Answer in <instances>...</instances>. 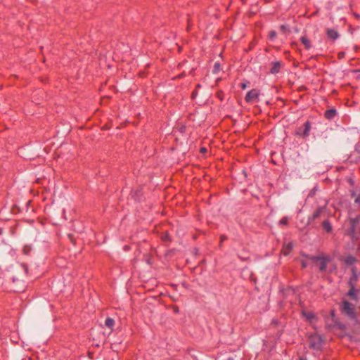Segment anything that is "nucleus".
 Returning a JSON list of instances; mask_svg holds the SVG:
<instances>
[{
  "mask_svg": "<svg viewBox=\"0 0 360 360\" xmlns=\"http://www.w3.org/2000/svg\"><path fill=\"white\" fill-rule=\"evenodd\" d=\"M341 311L342 313L347 315L350 319L356 321L354 304H351L348 301H344L341 304Z\"/></svg>",
  "mask_w": 360,
  "mask_h": 360,
  "instance_id": "1",
  "label": "nucleus"
},
{
  "mask_svg": "<svg viewBox=\"0 0 360 360\" xmlns=\"http://www.w3.org/2000/svg\"><path fill=\"white\" fill-rule=\"evenodd\" d=\"M309 342L310 348L319 350L321 347L323 339L321 335L314 333L309 337Z\"/></svg>",
  "mask_w": 360,
  "mask_h": 360,
  "instance_id": "2",
  "label": "nucleus"
},
{
  "mask_svg": "<svg viewBox=\"0 0 360 360\" xmlns=\"http://www.w3.org/2000/svg\"><path fill=\"white\" fill-rule=\"evenodd\" d=\"M311 129V122L307 121L304 124L303 127H300L297 130L296 134L302 138H307L309 136Z\"/></svg>",
  "mask_w": 360,
  "mask_h": 360,
  "instance_id": "3",
  "label": "nucleus"
},
{
  "mask_svg": "<svg viewBox=\"0 0 360 360\" xmlns=\"http://www.w3.org/2000/svg\"><path fill=\"white\" fill-rule=\"evenodd\" d=\"M360 223V215L357 216L356 218L350 219V232L352 235L357 234L360 233V229L358 227V224Z\"/></svg>",
  "mask_w": 360,
  "mask_h": 360,
  "instance_id": "4",
  "label": "nucleus"
},
{
  "mask_svg": "<svg viewBox=\"0 0 360 360\" xmlns=\"http://www.w3.org/2000/svg\"><path fill=\"white\" fill-rule=\"evenodd\" d=\"M259 96V91L255 89H253L247 93L245 100L247 103H251L256 101L258 98Z\"/></svg>",
  "mask_w": 360,
  "mask_h": 360,
  "instance_id": "5",
  "label": "nucleus"
},
{
  "mask_svg": "<svg viewBox=\"0 0 360 360\" xmlns=\"http://www.w3.org/2000/svg\"><path fill=\"white\" fill-rule=\"evenodd\" d=\"M326 34L329 39L333 41L336 40L340 37V34H338L337 30L330 28L326 29Z\"/></svg>",
  "mask_w": 360,
  "mask_h": 360,
  "instance_id": "6",
  "label": "nucleus"
},
{
  "mask_svg": "<svg viewBox=\"0 0 360 360\" xmlns=\"http://www.w3.org/2000/svg\"><path fill=\"white\" fill-rule=\"evenodd\" d=\"M317 260L319 261V268L320 271H324L327 268L328 258L326 257H317Z\"/></svg>",
  "mask_w": 360,
  "mask_h": 360,
  "instance_id": "7",
  "label": "nucleus"
},
{
  "mask_svg": "<svg viewBox=\"0 0 360 360\" xmlns=\"http://www.w3.org/2000/svg\"><path fill=\"white\" fill-rule=\"evenodd\" d=\"M302 314L309 322H311L314 319H316L315 314L311 311H302Z\"/></svg>",
  "mask_w": 360,
  "mask_h": 360,
  "instance_id": "8",
  "label": "nucleus"
},
{
  "mask_svg": "<svg viewBox=\"0 0 360 360\" xmlns=\"http://www.w3.org/2000/svg\"><path fill=\"white\" fill-rule=\"evenodd\" d=\"M300 41L302 44L304 46V48L306 49H309L311 48V41L307 38V36L304 35L300 37Z\"/></svg>",
  "mask_w": 360,
  "mask_h": 360,
  "instance_id": "9",
  "label": "nucleus"
},
{
  "mask_svg": "<svg viewBox=\"0 0 360 360\" xmlns=\"http://www.w3.org/2000/svg\"><path fill=\"white\" fill-rule=\"evenodd\" d=\"M337 114V111L335 109H329V110H327L326 112H325V117L327 119V120H333L335 115Z\"/></svg>",
  "mask_w": 360,
  "mask_h": 360,
  "instance_id": "10",
  "label": "nucleus"
},
{
  "mask_svg": "<svg viewBox=\"0 0 360 360\" xmlns=\"http://www.w3.org/2000/svg\"><path fill=\"white\" fill-rule=\"evenodd\" d=\"M281 67V63L279 61H276L272 63V67L271 68L270 72L271 74H276L280 71Z\"/></svg>",
  "mask_w": 360,
  "mask_h": 360,
  "instance_id": "11",
  "label": "nucleus"
},
{
  "mask_svg": "<svg viewBox=\"0 0 360 360\" xmlns=\"http://www.w3.org/2000/svg\"><path fill=\"white\" fill-rule=\"evenodd\" d=\"M345 262L348 265H352L356 261V258L353 256H347L344 259Z\"/></svg>",
  "mask_w": 360,
  "mask_h": 360,
  "instance_id": "12",
  "label": "nucleus"
},
{
  "mask_svg": "<svg viewBox=\"0 0 360 360\" xmlns=\"http://www.w3.org/2000/svg\"><path fill=\"white\" fill-rule=\"evenodd\" d=\"M347 295L353 300H356V290L352 287L348 292Z\"/></svg>",
  "mask_w": 360,
  "mask_h": 360,
  "instance_id": "13",
  "label": "nucleus"
},
{
  "mask_svg": "<svg viewBox=\"0 0 360 360\" xmlns=\"http://www.w3.org/2000/svg\"><path fill=\"white\" fill-rule=\"evenodd\" d=\"M114 324H115V321L114 319H112V318H107L105 319V325L109 328H112V327L114 326Z\"/></svg>",
  "mask_w": 360,
  "mask_h": 360,
  "instance_id": "14",
  "label": "nucleus"
},
{
  "mask_svg": "<svg viewBox=\"0 0 360 360\" xmlns=\"http://www.w3.org/2000/svg\"><path fill=\"white\" fill-rule=\"evenodd\" d=\"M323 227L327 232H330L332 230L331 225L328 221H324L323 222Z\"/></svg>",
  "mask_w": 360,
  "mask_h": 360,
  "instance_id": "15",
  "label": "nucleus"
},
{
  "mask_svg": "<svg viewBox=\"0 0 360 360\" xmlns=\"http://www.w3.org/2000/svg\"><path fill=\"white\" fill-rule=\"evenodd\" d=\"M323 212V209L321 207H319L318 209H316L314 212L312 214V218L314 219L319 217V216L321 215V212Z\"/></svg>",
  "mask_w": 360,
  "mask_h": 360,
  "instance_id": "16",
  "label": "nucleus"
},
{
  "mask_svg": "<svg viewBox=\"0 0 360 360\" xmlns=\"http://www.w3.org/2000/svg\"><path fill=\"white\" fill-rule=\"evenodd\" d=\"M281 224H287L288 223V218L287 217H283L279 222Z\"/></svg>",
  "mask_w": 360,
  "mask_h": 360,
  "instance_id": "17",
  "label": "nucleus"
},
{
  "mask_svg": "<svg viewBox=\"0 0 360 360\" xmlns=\"http://www.w3.org/2000/svg\"><path fill=\"white\" fill-rule=\"evenodd\" d=\"M276 32L275 31H271V32H270V33H269V37H270L271 38H274V37H276Z\"/></svg>",
  "mask_w": 360,
  "mask_h": 360,
  "instance_id": "18",
  "label": "nucleus"
},
{
  "mask_svg": "<svg viewBox=\"0 0 360 360\" xmlns=\"http://www.w3.org/2000/svg\"><path fill=\"white\" fill-rule=\"evenodd\" d=\"M226 238H226V236H221V237H220V240H221L220 242H221V243L224 240H226Z\"/></svg>",
  "mask_w": 360,
  "mask_h": 360,
  "instance_id": "19",
  "label": "nucleus"
},
{
  "mask_svg": "<svg viewBox=\"0 0 360 360\" xmlns=\"http://www.w3.org/2000/svg\"><path fill=\"white\" fill-rule=\"evenodd\" d=\"M240 86H241V88H242L243 89H246V88H247V84H246L245 83H242V84H240Z\"/></svg>",
  "mask_w": 360,
  "mask_h": 360,
  "instance_id": "20",
  "label": "nucleus"
},
{
  "mask_svg": "<svg viewBox=\"0 0 360 360\" xmlns=\"http://www.w3.org/2000/svg\"><path fill=\"white\" fill-rule=\"evenodd\" d=\"M285 248H288V251H290L292 249V246L290 244H288L286 245V247Z\"/></svg>",
  "mask_w": 360,
  "mask_h": 360,
  "instance_id": "21",
  "label": "nucleus"
},
{
  "mask_svg": "<svg viewBox=\"0 0 360 360\" xmlns=\"http://www.w3.org/2000/svg\"><path fill=\"white\" fill-rule=\"evenodd\" d=\"M219 63H215L214 64V68L217 69V68H219Z\"/></svg>",
  "mask_w": 360,
  "mask_h": 360,
  "instance_id": "22",
  "label": "nucleus"
},
{
  "mask_svg": "<svg viewBox=\"0 0 360 360\" xmlns=\"http://www.w3.org/2000/svg\"><path fill=\"white\" fill-rule=\"evenodd\" d=\"M285 29V25H281V30H284Z\"/></svg>",
  "mask_w": 360,
  "mask_h": 360,
  "instance_id": "23",
  "label": "nucleus"
},
{
  "mask_svg": "<svg viewBox=\"0 0 360 360\" xmlns=\"http://www.w3.org/2000/svg\"><path fill=\"white\" fill-rule=\"evenodd\" d=\"M201 151H202V152H205V151H206V149H205V148H202L201 149Z\"/></svg>",
  "mask_w": 360,
  "mask_h": 360,
  "instance_id": "24",
  "label": "nucleus"
},
{
  "mask_svg": "<svg viewBox=\"0 0 360 360\" xmlns=\"http://www.w3.org/2000/svg\"><path fill=\"white\" fill-rule=\"evenodd\" d=\"M174 311H175L176 313L179 312V309H178V308H176V309H174Z\"/></svg>",
  "mask_w": 360,
  "mask_h": 360,
  "instance_id": "25",
  "label": "nucleus"
},
{
  "mask_svg": "<svg viewBox=\"0 0 360 360\" xmlns=\"http://www.w3.org/2000/svg\"><path fill=\"white\" fill-rule=\"evenodd\" d=\"M167 238H168V236H165V237L164 240H166V239H167Z\"/></svg>",
  "mask_w": 360,
  "mask_h": 360,
  "instance_id": "26",
  "label": "nucleus"
},
{
  "mask_svg": "<svg viewBox=\"0 0 360 360\" xmlns=\"http://www.w3.org/2000/svg\"><path fill=\"white\" fill-rule=\"evenodd\" d=\"M302 266H303V267H305V266H305V263H302Z\"/></svg>",
  "mask_w": 360,
  "mask_h": 360,
  "instance_id": "27",
  "label": "nucleus"
},
{
  "mask_svg": "<svg viewBox=\"0 0 360 360\" xmlns=\"http://www.w3.org/2000/svg\"><path fill=\"white\" fill-rule=\"evenodd\" d=\"M356 323H358V324L360 326V322H358V321H355Z\"/></svg>",
  "mask_w": 360,
  "mask_h": 360,
  "instance_id": "28",
  "label": "nucleus"
}]
</instances>
